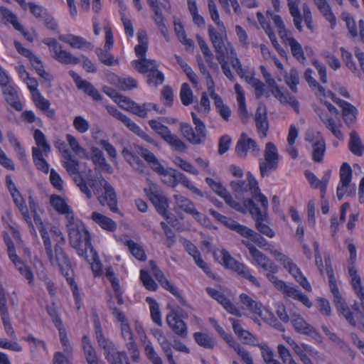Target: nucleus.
Here are the masks:
<instances>
[{
	"mask_svg": "<svg viewBox=\"0 0 364 364\" xmlns=\"http://www.w3.org/2000/svg\"><path fill=\"white\" fill-rule=\"evenodd\" d=\"M144 353L152 364H164L161 358L155 350L152 343L149 341L144 345Z\"/></svg>",
	"mask_w": 364,
	"mask_h": 364,
	"instance_id": "obj_43",
	"label": "nucleus"
},
{
	"mask_svg": "<svg viewBox=\"0 0 364 364\" xmlns=\"http://www.w3.org/2000/svg\"><path fill=\"white\" fill-rule=\"evenodd\" d=\"M186 250L190 255H191L196 264L201 268L207 274L210 275V269L208 264L205 262L201 258V255L197 247L190 242H188L186 245Z\"/></svg>",
	"mask_w": 364,
	"mask_h": 364,
	"instance_id": "obj_30",
	"label": "nucleus"
},
{
	"mask_svg": "<svg viewBox=\"0 0 364 364\" xmlns=\"http://www.w3.org/2000/svg\"><path fill=\"white\" fill-rule=\"evenodd\" d=\"M73 126L80 133H85L90 129L88 121L81 116H77L74 118Z\"/></svg>",
	"mask_w": 364,
	"mask_h": 364,
	"instance_id": "obj_63",
	"label": "nucleus"
},
{
	"mask_svg": "<svg viewBox=\"0 0 364 364\" xmlns=\"http://www.w3.org/2000/svg\"><path fill=\"white\" fill-rule=\"evenodd\" d=\"M147 83L149 85L154 84L155 86L161 85L164 81V74L155 68L147 76Z\"/></svg>",
	"mask_w": 364,
	"mask_h": 364,
	"instance_id": "obj_57",
	"label": "nucleus"
},
{
	"mask_svg": "<svg viewBox=\"0 0 364 364\" xmlns=\"http://www.w3.org/2000/svg\"><path fill=\"white\" fill-rule=\"evenodd\" d=\"M350 151L355 155L360 156L363 154V147L361 140L355 131H352L350 134V140L348 143Z\"/></svg>",
	"mask_w": 364,
	"mask_h": 364,
	"instance_id": "obj_34",
	"label": "nucleus"
},
{
	"mask_svg": "<svg viewBox=\"0 0 364 364\" xmlns=\"http://www.w3.org/2000/svg\"><path fill=\"white\" fill-rule=\"evenodd\" d=\"M117 85L122 90H131L137 87V82L132 77L119 78Z\"/></svg>",
	"mask_w": 364,
	"mask_h": 364,
	"instance_id": "obj_64",
	"label": "nucleus"
},
{
	"mask_svg": "<svg viewBox=\"0 0 364 364\" xmlns=\"http://www.w3.org/2000/svg\"><path fill=\"white\" fill-rule=\"evenodd\" d=\"M82 346L85 358L87 364H99L98 357L88 336L85 335L82 338Z\"/></svg>",
	"mask_w": 364,
	"mask_h": 364,
	"instance_id": "obj_29",
	"label": "nucleus"
},
{
	"mask_svg": "<svg viewBox=\"0 0 364 364\" xmlns=\"http://www.w3.org/2000/svg\"><path fill=\"white\" fill-rule=\"evenodd\" d=\"M64 161L63 166L66 169L69 176L73 178L76 186L80 191L84 193L88 199L92 197V191L88 188L86 180L80 172V162L71 154L69 150H64L63 155Z\"/></svg>",
	"mask_w": 364,
	"mask_h": 364,
	"instance_id": "obj_3",
	"label": "nucleus"
},
{
	"mask_svg": "<svg viewBox=\"0 0 364 364\" xmlns=\"http://www.w3.org/2000/svg\"><path fill=\"white\" fill-rule=\"evenodd\" d=\"M82 257L91 264L95 275L100 276L102 274L101 263L98 259L97 252L94 248L92 247L90 250V255H88L87 252Z\"/></svg>",
	"mask_w": 364,
	"mask_h": 364,
	"instance_id": "obj_33",
	"label": "nucleus"
},
{
	"mask_svg": "<svg viewBox=\"0 0 364 364\" xmlns=\"http://www.w3.org/2000/svg\"><path fill=\"white\" fill-rule=\"evenodd\" d=\"M86 183L89 189L93 191L94 194L97 197L100 195L102 188L105 189L104 183H108L103 177H100L97 179L93 178H87Z\"/></svg>",
	"mask_w": 364,
	"mask_h": 364,
	"instance_id": "obj_48",
	"label": "nucleus"
},
{
	"mask_svg": "<svg viewBox=\"0 0 364 364\" xmlns=\"http://www.w3.org/2000/svg\"><path fill=\"white\" fill-rule=\"evenodd\" d=\"M180 97L183 105L188 106L193 103V92L188 83L181 85Z\"/></svg>",
	"mask_w": 364,
	"mask_h": 364,
	"instance_id": "obj_53",
	"label": "nucleus"
},
{
	"mask_svg": "<svg viewBox=\"0 0 364 364\" xmlns=\"http://www.w3.org/2000/svg\"><path fill=\"white\" fill-rule=\"evenodd\" d=\"M163 140L176 151L183 152L185 151L187 148L186 144L176 134H173L171 132L164 137Z\"/></svg>",
	"mask_w": 364,
	"mask_h": 364,
	"instance_id": "obj_40",
	"label": "nucleus"
},
{
	"mask_svg": "<svg viewBox=\"0 0 364 364\" xmlns=\"http://www.w3.org/2000/svg\"><path fill=\"white\" fill-rule=\"evenodd\" d=\"M193 338L196 343L204 348L213 349L215 346V341L213 338L207 333L196 332L193 334Z\"/></svg>",
	"mask_w": 364,
	"mask_h": 364,
	"instance_id": "obj_39",
	"label": "nucleus"
},
{
	"mask_svg": "<svg viewBox=\"0 0 364 364\" xmlns=\"http://www.w3.org/2000/svg\"><path fill=\"white\" fill-rule=\"evenodd\" d=\"M70 245L75 248L79 256L84 255L93 247L89 232L84 226L73 225L68 228Z\"/></svg>",
	"mask_w": 364,
	"mask_h": 364,
	"instance_id": "obj_4",
	"label": "nucleus"
},
{
	"mask_svg": "<svg viewBox=\"0 0 364 364\" xmlns=\"http://www.w3.org/2000/svg\"><path fill=\"white\" fill-rule=\"evenodd\" d=\"M177 205L185 213L191 215L198 222L202 223L205 220V216L197 210L195 204L188 198L183 196H174Z\"/></svg>",
	"mask_w": 364,
	"mask_h": 364,
	"instance_id": "obj_16",
	"label": "nucleus"
},
{
	"mask_svg": "<svg viewBox=\"0 0 364 364\" xmlns=\"http://www.w3.org/2000/svg\"><path fill=\"white\" fill-rule=\"evenodd\" d=\"M221 255L223 256V264L226 268L237 272L240 276L247 279L252 284L257 287L260 286L258 280L251 274L250 269L244 264L237 261L225 250L221 251Z\"/></svg>",
	"mask_w": 364,
	"mask_h": 364,
	"instance_id": "obj_7",
	"label": "nucleus"
},
{
	"mask_svg": "<svg viewBox=\"0 0 364 364\" xmlns=\"http://www.w3.org/2000/svg\"><path fill=\"white\" fill-rule=\"evenodd\" d=\"M191 117L197 133H196L193 131V127L187 123L181 124V131L183 136L190 143L195 145L200 144L205 140L206 136L205 125L202 120L198 117L196 113L191 112Z\"/></svg>",
	"mask_w": 364,
	"mask_h": 364,
	"instance_id": "obj_5",
	"label": "nucleus"
},
{
	"mask_svg": "<svg viewBox=\"0 0 364 364\" xmlns=\"http://www.w3.org/2000/svg\"><path fill=\"white\" fill-rule=\"evenodd\" d=\"M249 149H252V152L255 155H257L259 152V148L257 142L254 139L249 138L245 133H242L237 143L235 151L239 157L245 158Z\"/></svg>",
	"mask_w": 364,
	"mask_h": 364,
	"instance_id": "obj_17",
	"label": "nucleus"
},
{
	"mask_svg": "<svg viewBox=\"0 0 364 364\" xmlns=\"http://www.w3.org/2000/svg\"><path fill=\"white\" fill-rule=\"evenodd\" d=\"M92 155L90 159L96 166L95 169H100L109 173H112V166L106 161L103 152L97 147L91 148Z\"/></svg>",
	"mask_w": 364,
	"mask_h": 364,
	"instance_id": "obj_22",
	"label": "nucleus"
},
{
	"mask_svg": "<svg viewBox=\"0 0 364 364\" xmlns=\"http://www.w3.org/2000/svg\"><path fill=\"white\" fill-rule=\"evenodd\" d=\"M132 107H130V112L141 118H146L147 117V112L150 111L151 108H155V106H152L150 102L144 103L142 105L134 102L132 103Z\"/></svg>",
	"mask_w": 364,
	"mask_h": 364,
	"instance_id": "obj_42",
	"label": "nucleus"
},
{
	"mask_svg": "<svg viewBox=\"0 0 364 364\" xmlns=\"http://www.w3.org/2000/svg\"><path fill=\"white\" fill-rule=\"evenodd\" d=\"M18 271L23 275L29 284L33 283L34 277L31 269L26 266L21 259H19L14 263Z\"/></svg>",
	"mask_w": 364,
	"mask_h": 364,
	"instance_id": "obj_50",
	"label": "nucleus"
},
{
	"mask_svg": "<svg viewBox=\"0 0 364 364\" xmlns=\"http://www.w3.org/2000/svg\"><path fill=\"white\" fill-rule=\"evenodd\" d=\"M289 9V13L293 17V21L296 26V28L299 30V32L302 31V26H301V21H302V17L301 16L299 9V5H293V6H288Z\"/></svg>",
	"mask_w": 364,
	"mask_h": 364,
	"instance_id": "obj_59",
	"label": "nucleus"
},
{
	"mask_svg": "<svg viewBox=\"0 0 364 364\" xmlns=\"http://www.w3.org/2000/svg\"><path fill=\"white\" fill-rule=\"evenodd\" d=\"M91 219L102 229L108 232H114L117 228V223L112 219L97 211L92 213Z\"/></svg>",
	"mask_w": 364,
	"mask_h": 364,
	"instance_id": "obj_25",
	"label": "nucleus"
},
{
	"mask_svg": "<svg viewBox=\"0 0 364 364\" xmlns=\"http://www.w3.org/2000/svg\"><path fill=\"white\" fill-rule=\"evenodd\" d=\"M166 322L175 334L182 338L188 337L187 326L182 319H179L178 314L176 311L170 312L166 316Z\"/></svg>",
	"mask_w": 364,
	"mask_h": 364,
	"instance_id": "obj_18",
	"label": "nucleus"
},
{
	"mask_svg": "<svg viewBox=\"0 0 364 364\" xmlns=\"http://www.w3.org/2000/svg\"><path fill=\"white\" fill-rule=\"evenodd\" d=\"M107 110L111 115L121 121L131 132L136 134L146 142L150 143L155 146H158V143L154 139L148 135L131 119L119 112L116 107H107Z\"/></svg>",
	"mask_w": 364,
	"mask_h": 364,
	"instance_id": "obj_9",
	"label": "nucleus"
},
{
	"mask_svg": "<svg viewBox=\"0 0 364 364\" xmlns=\"http://www.w3.org/2000/svg\"><path fill=\"white\" fill-rule=\"evenodd\" d=\"M65 244V238L62 237L60 240L55 244L54 250V264L53 265L57 266L61 273L65 277L68 283L70 284L73 296L77 304V309H80V293L77 283L73 278V271L71 269V264L69 258L66 253L64 252L62 245Z\"/></svg>",
	"mask_w": 364,
	"mask_h": 364,
	"instance_id": "obj_1",
	"label": "nucleus"
},
{
	"mask_svg": "<svg viewBox=\"0 0 364 364\" xmlns=\"http://www.w3.org/2000/svg\"><path fill=\"white\" fill-rule=\"evenodd\" d=\"M134 151L136 154L141 156L150 166L151 168L159 175L165 177H168V179H164L163 182L168 183L170 186L172 184L170 183V176H172L167 169H166L159 162L156 156L146 148L140 145H134Z\"/></svg>",
	"mask_w": 364,
	"mask_h": 364,
	"instance_id": "obj_8",
	"label": "nucleus"
},
{
	"mask_svg": "<svg viewBox=\"0 0 364 364\" xmlns=\"http://www.w3.org/2000/svg\"><path fill=\"white\" fill-rule=\"evenodd\" d=\"M265 31H266V33L268 35L272 45L274 46L275 49L277 50V52L279 53V55L282 57H287V52L279 44V43L277 40L276 36L269 26H267Z\"/></svg>",
	"mask_w": 364,
	"mask_h": 364,
	"instance_id": "obj_62",
	"label": "nucleus"
},
{
	"mask_svg": "<svg viewBox=\"0 0 364 364\" xmlns=\"http://www.w3.org/2000/svg\"><path fill=\"white\" fill-rule=\"evenodd\" d=\"M289 46L291 48V52L292 55L298 60H305L306 57L304 55L302 47L301 44L296 39H290V44Z\"/></svg>",
	"mask_w": 364,
	"mask_h": 364,
	"instance_id": "obj_54",
	"label": "nucleus"
},
{
	"mask_svg": "<svg viewBox=\"0 0 364 364\" xmlns=\"http://www.w3.org/2000/svg\"><path fill=\"white\" fill-rule=\"evenodd\" d=\"M126 245L128 247L132 255L140 261H144L146 258L143 248L133 240H127Z\"/></svg>",
	"mask_w": 364,
	"mask_h": 364,
	"instance_id": "obj_46",
	"label": "nucleus"
},
{
	"mask_svg": "<svg viewBox=\"0 0 364 364\" xmlns=\"http://www.w3.org/2000/svg\"><path fill=\"white\" fill-rule=\"evenodd\" d=\"M34 139L42 154L47 156L50 152V146L48 144L45 134L40 130L36 129L33 134Z\"/></svg>",
	"mask_w": 364,
	"mask_h": 364,
	"instance_id": "obj_36",
	"label": "nucleus"
},
{
	"mask_svg": "<svg viewBox=\"0 0 364 364\" xmlns=\"http://www.w3.org/2000/svg\"><path fill=\"white\" fill-rule=\"evenodd\" d=\"M59 39L69 44L74 48H87L89 50H92L93 48V46L90 42L87 41L85 39L78 36L72 34L61 35L59 36Z\"/></svg>",
	"mask_w": 364,
	"mask_h": 364,
	"instance_id": "obj_24",
	"label": "nucleus"
},
{
	"mask_svg": "<svg viewBox=\"0 0 364 364\" xmlns=\"http://www.w3.org/2000/svg\"><path fill=\"white\" fill-rule=\"evenodd\" d=\"M352 178V170L348 163H343L340 169V183L349 186Z\"/></svg>",
	"mask_w": 364,
	"mask_h": 364,
	"instance_id": "obj_52",
	"label": "nucleus"
},
{
	"mask_svg": "<svg viewBox=\"0 0 364 364\" xmlns=\"http://www.w3.org/2000/svg\"><path fill=\"white\" fill-rule=\"evenodd\" d=\"M32 98L36 107L42 111L44 114L51 119H55V111L50 108V102L41 95L39 91L32 93Z\"/></svg>",
	"mask_w": 364,
	"mask_h": 364,
	"instance_id": "obj_23",
	"label": "nucleus"
},
{
	"mask_svg": "<svg viewBox=\"0 0 364 364\" xmlns=\"http://www.w3.org/2000/svg\"><path fill=\"white\" fill-rule=\"evenodd\" d=\"M105 193L98 197L99 203L105 206L107 205L113 213H119L117 208V198L114 188L109 183H104Z\"/></svg>",
	"mask_w": 364,
	"mask_h": 364,
	"instance_id": "obj_15",
	"label": "nucleus"
},
{
	"mask_svg": "<svg viewBox=\"0 0 364 364\" xmlns=\"http://www.w3.org/2000/svg\"><path fill=\"white\" fill-rule=\"evenodd\" d=\"M255 121L257 130L261 137H266L269 129V121L267 107L264 104L261 103L258 105L255 113Z\"/></svg>",
	"mask_w": 364,
	"mask_h": 364,
	"instance_id": "obj_19",
	"label": "nucleus"
},
{
	"mask_svg": "<svg viewBox=\"0 0 364 364\" xmlns=\"http://www.w3.org/2000/svg\"><path fill=\"white\" fill-rule=\"evenodd\" d=\"M69 75L72 77L79 90L91 96L95 100H101L102 97L100 92L89 82L84 80L82 77L73 70L69 71Z\"/></svg>",
	"mask_w": 364,
	"mask_h": 364,
	"instance_id": "obj_20",
	"label": "nucleus"
},
{
	"mask_svg": "<svg viewBox=\"0 0 364 364\" xmlns=\"http://www.w3.org/2000/svg\"><path fill=\"white\" fill-rule=\"evenodd\" d=\"M132 66L139 73H146L151 72L158 65L155 60L147 59L146 58H139L132 62Z\"/></svg>",
	"mask_w": 364,
	"mask_h": 364,
	"instance_id": "obj_32",
	"label": "nucleus"
},
{
	"mask_svg": "<svg viewBox=\"0 0 364 364\" xmlns=\"http://www.w3.org/2000/svg\"><path fill=\"white\" fill-rule=\"evenodd\" d=\"M122 154L125 160L132 166V168L139 173H144L146 169V165L139 158L138 156L133 154L127 148H124Z\"/></svg>",
	"mask_w": 364,
	"mask_h": 364,
	"instance_id": "obj_27",
	"label": "nucleus"
},
{
	"mask_svg": "<svg viewBox=\"0 0 364 364\" xmlns=\"http://www.w3.org/2000/svg\"><path fill=\"white\" fill-rule=\"evenodd\" d=\"M230 186L236 196L244 193L250 192L252 198L259 202L262 208L264 210L267 208L268 200L266 196L260 193L257 181L250 172L247 173V181L240 179L232 181L230 183Z\"/></svg>",
	"mask_w": 364,
	"mask_h": 364,
	"instance_id": "obj_2",
	"label": "nucleus"
},
{
	"mask_svg": "<svg viewBox=\"0 0 364 364\" xmlns=\"http://www.w3.org/2000/svg\"><path fill=\"white\" fill-rule=\"evenodd\" d=\"M109 49L97 48L95 53L100 62L106 65L111 66L114 63H118L117 60H114V56L108 52Z\"/></svg>",
	"mask_w": 364,
	"mask_h": 364,
	"instance_id": "obj_45",
	"label": "nucleus"
},
{
	"mask_svg": "<svg viewBox=\"0 0 364 364\" xmlns=\"http://www.w3.org/2000/svg\"><path fill=\"white\" fill-rule=\"evenodd\" d=\"M43 43L49 47L53 58L65 65H77L80 59L63 49L62 46L55 38H45Z\"/></svg>",
	"mask_w": 364,
	"mask_h": 364,
	"instance_id": "obj_6",
	"label": "nucleus"
},
{
	"mask_svg": "<svg viewBox=\"0 0 364 364\" xmlns=\"http://www.w3.org/2000/svg\"><path fill=\"white\" fill-rule=\"evenodd\" d=\"M244 208L245 210L248 209L250 214L255 217V226L258 231L269 237H273L274 236V232L267 225L263 223L262 211L255 203L252 198H248L244 200Z\"/></svg>",
	"mask_w": 364,
	"mask_h": 364,
	"instance_id": "obj_11",
	"label": "nucleus"
},
{
	"mask_svg": "<svg viewBox=\"0 0 364 364\" xmlns=\"http://www.w3.org/2000/svg\"><path fill=\"white\" fill-rule=\"evenodd\" d=\"M264 161L259 163V171L262 177H264L270 171L277 169L279 154L276 146L272 142L266 144L264 152Z\"/></svg>",
	"mask_w": 364,
	"mask_h": 364,
	"instance_id": "obj_10",
	"label": "nucleus"
},
{
	"mask_svg": "<svg viewBox=\"0 0 364 364\" xmlns=\"http://www.w3.org/2000/svg\"><path fill=\"white\" fill-rule=\"evenodd\" d=\"M140 279L143 282L144 286L151 291H156L158 288L157 284L153 279V278L148 274L145 270H141Z\"/></svg>",
	"mask_w": 364,
	"mask_h": 364,
	"instance_id": "obj_58",
	"label": "nucleus"
},
{
	"mask_svg": "<svg viewBox=\"0 0 364 364\" xmlns=\"http://www.w3.org/2000/svg\"><path fill=\"white\" fill-rule=\"evenodd\" d=\"M338 105L342 108L343 119L347 124H350L355 121L357 109L350 103L341 100Z\"/></svg>",
	"mask_w": 364,
	"mask_h": 364,
	"instance_id": "obj_31",
	"label": "nucleus"
},
{
	"mask_svg": "<svg viewBox=\"0 0 364 364\" xmlns=\"http://www.w3.org/2000/svg\"><path fill=\"white\" fill-rule=\"evenodd\" d=\"M0 20H5L9 22L16 30L23 29V26L18 21L17 16L6 7H0Z\"/></svg>",
	"mask_w": 364,
	"mask_h": 364,
	"instance_id": "obj_37",
	"label": "nucleus"
},
{
	"mask_svg": "<svg viewBox=\"0 0 364 364\" xmlns=\"http://www.w3.org/2000/svg\"><path fill=\"white\" fill-rule=\"evenodd\" d=\"M285 82L288 85L290 90L294 92H297V85L299 82V75L298 71L291 68L289 73L284 76Z\"/></svg>",
	"mask_w": 364,
	"mask_h": 364,
	"instance_id": "obj_41",
	"label": "nucleus"
},
{
	"mask_svg": "<svg viewBox=\"0 0 364 364\" xmlns=\"http://www.w3.org/2000/svg\"><path fill=\"white\" fill-rule=\"evenodd\" d=\"M170 183L172 184V186H175L178 183H181L196 195L203 196V193L198 188L194 186L188 178L182 173L174 171L173 175L170 176Z\"/></svg>",
	"mask_w": 364,
	"mask_h": 364,
	"instance_id": "obj_28",
	"label": "nucleus"
},
{
	"mask_svg": "<svg viewBox=\"0 0 364 364\" xmlns=\"http://www.w3.org/2000/svg\"><path fill=\"white\" fill-rule=\"evenodd\" d=\"M51 205L60 213L70 215V208L60 196L53 195L50 197Z\"/></svg>",
	"mask_w": 364,
	"mask_h": 364,
	"instance_id": "obj_44",
	"label": "nucleus"
},
{
	"mask_svg": "<svg viewBox=\"0 0 364 364\" xmlns=\"http://www.w3.org/2000/svg\"><path fill=\"white\" fill-rule=\"evenodd\" d=\"M271 92L282 104H289L296 112H299V104L294 96L291 95L288 92L287 93L282 92L279 86L272 89Z\"/></svg>",
	"mask_w": 364,
	"mask_h": 364,
	"instance_id": "obj_26",
	"label": "nucleus"
},
{
	"mask_svg": "<svg viewBox=\"0 0 364 364\" xmlns=\"http://www.w3.org/2000/svg\"><path fill=\"white\" fill-rule=\"evenodd\" d=\"M326 150V144L324 140H319L313 145L312 158L316 162H321Z\"/></svg>",
	"mask_w": 364,
	"mask_h": 364,
	"instance_id": "obj_49",
	"label": "nucleus"
},
{
	"mask_svg": "<svg viewBox=\"0 0 364 364\" xmlns=\"http://www.w3.org/2000/svg\"><path fill=\"white\" fill-rule=\"evenodd\" d=\"M41 235L43 240V244L45 246L46 255H47L48 259H49L50 262L51 263V264H54V255H53V252L52 250V244H51V240H50L49 234H48V231L46 230L45 232H41Z\"/></svg>",
	"mask_w": 364,
	"mask_h": 364,
	"instance_id": "obj_56",
	"label": "nucleus"
},
{
	"mask_svg": "<svg viewBox=\"0 0 364 364\" xmlns=\"http://www.w3.org/2000/svg\"><path fill=\"white\" fill-rule=\"evenodd\" d=\"M147 196L156 208L157 212L165 218H168L167 215V208L168 207V200L164 196L161 191L156 186L150 187Z\"/></svg>",
	"mask_w": 364,
	"mask_h": 364,
	"instance_id": "obj_14",
	"label": "nucleus"
},
{
	"mask_svg": "<svg viewBox=\"0 0 364 364\" xmlns=\"http://www.w3.org/2000/svg\"><path fill=\"white\" fill-rule=\"evenodd\" d=\"M149 124L150 127L163 139L171 132L168 127L164 125L161 122H159L156 119L149 120Z\"/></svg>",
	"mask_w": 364,
	"mask_h": 364,
	"instance_id": "obj_51",
	"label": "nucleus"
},
{
	"mask_svg": "<svg viewBox=\"0 0 364 364\" xmlns=\"http://www.w3.org/2000/svg\"><path fill=\"white\" fill-rule=\"evenodd\" d=\"M267 278L269 281L272 283L274 287L279 291H282L284 295L288 297L296 299V296L300 294L301 291L294 287H291L287 284V283L282 280L279 279L276 276L272 274H268Z\"/></svg>",
	"mask_w": 364,
	"mask_h": 364,
	"instance_id": "obj_21",
	"label": "nucleus"
},
{
	"mask_svg": "<svg viewBox=\"0 0 364 364\" xmlns=\"http://www.w3.org/2000/svg\"><path fill=\"white\" fill-rule=\"evenodd\" d=\"M157 281L165 289L170 291L173 295H174L178 299V301L181 305L190 308V306L186 304L185 299L179 294L177 289L171 284V282L166 279L165 275H163L161 278L158 279Z\"/></svg>",
	"mask_w": 364,
	"mask_h": 364,
	"instance_id": "obj_38",
	"label": "nucleus"
},
{
	"mask_svg": "<svg viewBox=\"0 0 364 364\" xmlns=\"http://www.w3.org/2000/svg\"><path fill=\"white\" fill-rule=\"evenodd\" d=\"M205 181L210 188L218 196L223 198L225 203L237 211L245 213L244 205L235 201L228 191L220 183L215 181L211 178H206Z\"/></svg>",
	"mask_w": 364,
	"mask_h": 364,
	"instance_id": "obj_12",
	"label": "nucleus"
},
{
	"mask_svg": "<svg viewBox=\"0 0 364 364\" xmlns=\"http://www.w3.org/2000/svg\"><path fill=\"white\" fill-rule=\"evenodd\" d=\"M7 102L12 106L16 110L21 111L23 109L22 104L18 100V97L14 90H10L8 92H4Z\"/></svg>",
	"mask_w": 364,
	"mask_h": 364,
	"instance_id": "obj_60",
	"label": "nucleus"
},
{
	"mask_svg": "<svg viewBox=\"0 0 364 364\" xmlns=\"http://www.w3.org/2000/svg\"><path fill=\"white\" fill-rule=\"evenodd\" d=\"M348 273L350 277V282L353 286L355 294L364 291V287L361 284L360 277L358 275L357 270L355 267H351L348 269Z\"/></svg>",
	"mask_w": 364,
	"mask_h": 364,
	"instance_id": "obj_47",
	"label": "nucleus"
},
{
	"mask_svg": "<svg viewBox=\"0 0 364 364\" xmlns=\"http://www.w3.org/2000/svg\"><path fill=\"white\" fill-rule=\"evenodd\" d=\"M28 6L32 14L39 21H42L45 16H46L48 13L46 9L32 2L28 3Z\"/></svg>",
	"mask_w": 364,
	"mask_h": 364,
	"instance_id": "obj_61",
	"label": "nucleus"
},
{
	"mask_svg": "<svg viewBox=\"0 0 364 364\" xmlns=\"http://www.w3.org/2000/svg\"><path fill=\"white\" fill-rule=\"evenodd\" d=\"M291 322L296 332L309 336L318 342L322 341L321 336L317 330L308 323L301 315H292Z\"/></svg>",
	"mask_w": 364,
	"mask_h": 364,
	"instance_id": "obj_13",
	"label": "nucleus"
},
{
	"mask_svg": "<svg viewBox=\"0 0 364 364\" xmlns=\"http://www.w3.org/2000/svg\"><path fill=\"white\" fill-rule=\"evenodd\" d=\"M262 350V355L266 364H281L277 360L274 358L273 351L266 344L259 345Z\"/></svg>",
	"mask_w": 364,
	"mask_h": 364,
	"instance_id": "obj_55",
	"label": "nucleus"
},
{
	"mask_svg": "<svg viewBox=\"0 0 364 364\" xmlns=\"http://www.w3.org/2000/svg\"><path fill=\"white\" fill-rule=\"evenodd\" d=\"M33 160L37 168L43 173H47L49 170V165L43 156L42 151L36 147L32 149Z\"/></svg>",
	"mask_w": 364,
	"mask_h": 364,
	"instance_id": "obj_35",
	"label": "nucleus"
}]
</instances>
